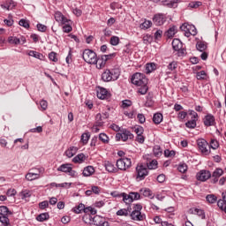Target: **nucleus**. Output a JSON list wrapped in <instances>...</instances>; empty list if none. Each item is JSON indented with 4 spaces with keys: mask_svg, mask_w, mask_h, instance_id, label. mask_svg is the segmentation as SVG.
<instances>
[{
    "mask_svg": "<svg viewBox=\"0 0 226 226\" xmlns=\"http://www.w3.org/2000/svg\"><path fill=\"white\" fill-rule=\"evenodd\" d=\"M121 134H122V140L124 142H126L128 139H133V134H132V132L126 129H124L123 131H121Z\"/></svg>",
    "mask_w": 226,
    "mask_h": 226,
    "instance_id": "f3484780",
    "label": "nucleus"
},
{
    "mask_svg": "<svg viewBox=\"0 0 226 226\" xmlns=\"http://www.w3.org/2000/svg\"><path fill=\"white\" fill-rule=\"evenodd\" d=\"M131 80L134 86H146V84H147V78L140 72L134 73Z\"/></svg>",
    "mask_w": 226,
    "mask_h": 226,
    "instance_id": "7ed1b4c3",
    "label": "nucleus"
},
{
    "mask_svg": "<svg viewBox=\"0 0 226 226\" xmlns=\"http://www.w3.org/2000/svg\"><path fill=\"white\" fill-rule=\"evenodd\" d=\"M79 151V148L76 147H71L65 151V156L67 158H73L75 154H77V152Z\"/></svg>",
    "mask_w": 226,
    "mask_h": 226,
    "instance_id": "2eb2a0df",
    "label": "nucleus"
},
{
    "mask_svg": "<svg viewBox=\"0 0 226 226\" xmlns=\"http://www.w3.org/2000/svg\"><path fill=\"white\" fill-rule=\"evenodd\" d=\"M0 222L2 223V226H11V223H10V219L8 218V215H1Z\"/></svg>",
    "mask_w": 226,
    "mask_h": 226,
    "instance_id": "c756f323",
    "label": "nucleus"
},
{
    "mask_svg": "<svg viewBox=\"0 0 226 226\" xmlns=\"http://www.w3.org/2000/svg\"><path fill=\"white\" fill-rule=\"evenodd\" d=\"M191 215H197L200 216L201 220H204L206 218V214L204 213V210L199 209V208H191L190 210Z\"/></svg>",
    "mask_w": 226,
    "mask_h": 226,
    "instance_id": "ddd939ff",
    "label": "nucleus"
},
{
    "mask_svg": "<svg viewBox=\"0 0 226 226\" xmlns=\"http://www.w3.org/2000/svg\"><path fill=\"white\" fill-rule=\"evenodd\" d=\"M141 195L143 197H149V199H154V195H153V192L150 191L149 188H142L139 190Z\"/></svg>",
    "mask_w": 226,
    "mask_h": 226,
    "instance_id": "412c9836",
    "label": "nucleus"
},
{
    "mask_svg": "<svg viewBox=\"0 0 226 226\" xmlns=\"http://www.w3.org/2000/svg\"><path fill=\"white\" fill-rule=\"evenodd\" d=\"M28 56L35 57V59H40L41 61L43 60V55L34 50H30Z\"/></svg>",
    "mask_w": 226,
    "mask_h": 226,
    "instance_id": "7c9ffc66",
    "label": "nucleus"
},
{
    "mask_svg": "<svg viewBox=\"0 0 226 226\" xmlns=\"http://www.w3.org/2000/svg\"><path fill=\"white\" fill-rule=\"evenodd\" d=\"M197 144H198L199 149L203 154H209V150L207 149V147H209V143H207L206 139H199L197 140Z\"/></svg>",
    "mask_w": 226,
    "mask_h": 226,
    "instance_id": "6e6552de",
    "label": "nucleus"
},
{
    "mask_svg": "<svg viewBox=\"0 0 226 226\" xmlns=\"http://www.w3.org/2000/svg\"><path fill=\"white\" fill-rule=\"evenodd\" d=\"M219 147H220V143H218V140H216V139L211 140L210 147H212V149H218Z\"/></svg>",
    "mask_w": 226,
    "mask_h": 226,
    "instance_id": "6e6d98bb",
    "label": "nucleus"
},
{
    "mask_svg": "<svg viewBox=\"0 0 226 226\" xmlns=\"http://www.w3.org/2000/svg\"><path fill=\"white\" fill-rule=\"evenodd\" d=\"M156 70V65L154 64H147L146 65V73H151Z\"/></svg>",
    "mask_w": 226,
    "mask_h": 226,
    "instance_id": "a19ab883",
    "label": "nucleus"
},
{
    "mask_svg": "<svg viewBox=\"0 0 226 226\" xmlns=\"http://www.w3.org/2000/svg\"><path fill=\"white\" fill-rule=\"evenodd\" d=\"M107 96H109V91H107V89L103 87H99L97 89V98H99L100 100H105Z\"/></svg>",
    "mask_w": 226,
    "mask_h": 226,
    "instance_id": "f8f14e48",
    "label": "nucleus"
},
{
    "mask_svg": "<svg viewBox=\"0 0 226 226\" xmlns=\"http://www.w3.org/2000/svg\"><path fill=\"white\" fill-rule=\"evenodd\" d=\"M154 154L157 157L162 154V147L160 146L156 145L154 147Z\"/></svg>",
    "mask_w": 226,
    "mask_h": 226,
    "instance_id": "8fccbe9b",
    "label": "nucleus"
},
{
    "mask_svg": "<svg viewBox=\"0 0 226 226\" xmlns=\"http://www.w3.org/2000/svg\"><path fill=\"white\" fill-rule=\"evenodd\" d=\"M188 6L189 8L197 9L200 6H202V2H199V1L191 2Z\"/></svg>",
    "mask_w": 226,
    "mask_h": 226,
    "instance_id": "a18cd8bd",
    "label": "nucleus"
},
{
    "mask_svg": "<svg viewBox=\"0 0 226 226\" xmlns=\"http://www.w3.org/2000/svg\"><path fill=\"white\" fill-rule=\"evenodd\" d=\"M190 116H192L191 120L192 121H198L199 119V114L193 110L189 111Z\"/></svg>",
    "mask_w": 226,
    "mask_h": 226,
    "instance_id": "680f3d73",
    "label": "nucleus"
},
{
    "mask_svg": "<svg viewBox=\"0 0 226 226\" xmlns=\"http://www.w3.org/2000/svg\"><path fill=\"white\" fill-rule=\"evenodd\" d=\"M104 167H105L106 170H108V172H116V170H117V169L116 168L114 163H112L109 161L104 162Z\"/></svg>",
    "mask_w": 226,
    "mask_h": 226,
    "instance_id": "5701e85b",
    "label": "nucleus"
},
{
    "mask_svg": "<svg viewBox=\"0 0 226 226\" xmlns=\"http://www.w3.org/2000/svg\"><path fill=\"white\" fill-rule=\"evenodd\" d=\"M72 26L68 25V23H66L64 26H63V31L64 33H72Z\"/></svg>",
    "mask_w": 226,
    "mask_h": 226,
    "instance_id": "774afa93",
    "label": "nucleus"
},
{
    "mask_svg": "<svg viewBox=\"0 0 226 226\" xmlns=\"http://www.w3.org/2000/svg\"><path fill=\"white\" fill-rule=\"evenodd\" d=\"M99 140H101L104 144H107V142H109V136H107V134L105 133H101L99 135Z\"/></svg>",
    "mask_w": 226,
    "mask_h": 226,
    "instance_id": "3c124183",
    "label": "nucleus"
},
{
    "mask_svg": "<svg viewBox=\"0 0 226 226\" xmlns=\"http://www.w3.org/2000/svg\"><path fill=\"white\" fill-rule=\"evenodd\" d=\"M223 176V170L217 168L212 174V177H215V183L218 181L219 177H222Z\"/></svg>",
    "mask_w": 226,
    "mask_h": 226,
    "instance_id": "b1692460",
    "label": "nucleus"
},
{
    "mask_svg": "<svg viewBox=\"0 0 226 226\" xmlns=\"http://www.w3.org/2000/svg\"><path fill=\"white\" fill-rule=\"evenodd\" d=\"M153 26V22L151 20H145L143 23L140 24L141 29H149Z\"/></svg>",
    "mask_w": 226,
    "mask_h": 226,
    "instance_id": "37998d69",
    "label": "nucleus"
},
{
    "mask_svg": "<svg viewBox=\"0 0 226 226\" xmlns=\"http://www.w3.org/2000/svg\"><path fill=\"white\" fill-rule=\"evenodd\" d=\"M19 26H21L22 27H25V29H29V21L26 19H20Z\"/></svg>",
    "mask_w": 226,
    "mask_h": 226,
    "instance_id": "bf43d9fd",
    "label": "nucleus"
},
{
    "mask_svg": "<svg viewBox=\"0 0 226 226\" xmlns=\"http://www.w3.org/2000/svg\"><path fill=\"white\" fill-rule=\"evenodd\" d=\"M197 50H200V52H204L206 49H207V45H206L204 42L200 41L196 44Z\"/></svg>",
    "mask_w": 226,
    "mask_h": 226,
    "instance_id": "ea45409f",
    "label": "nucleus"
},
{
    "mask_svg": "<svg viewBox=\"0 0 226 226\" xmlns=\"http://www.w3.org/2000/svg\"><path fill=\"white\" fill-rule=\"evenodd\" d=\"M147 166L149 170H154V169H158V162L152 160L149 163L147 162Z\"/></svg>",
    "mask_w": 226,
    "mask_h": 226,
    "instance_id": "473e14b6",
    "label": "nucleus"
},
{
    "mask_svg": "<svg viewBox=\"0 0 226 226\" xmlns=\"http://www.w3.org/2000/svg\"><path fill=\"white\" fill-rule=\"evenodd\" d=\"M206 199H207V201L209 202V204H215V202H216L217 200V198L216 196H215V194H208L207 195Z\"/></svg>",
    "mask_w": 226,
    "mask_h": 226,
    "instance_id": "c03bdc74",
    "label": "nucleus"
},
{
    "mask_svg": "<svg viewBox=\"0 0 226 226\" xmlns=\"http://www.w3.org/2000/svg\"><path fill=\"white\" fill-rule=\"evenodd\" d=\"M91 190H92V193H94L95 195H100V192H102V188L96 185H93L91 187Z\"/></svg>",
    "mask_w": 226,
    "mask_h": 226,
    "instance_id": "e2e57ef3",
    "label": "nucleus"
},
{
    "mask_svg": "<svg viewBox=\"0 0 226 226\" xmlns=\"http://www.w3.org/2000/svg\"><path fill=\"white\" fill-rule=\"evenodd\" d=\"M177 33V29L176 26H171L169 28V30L166 32V36L168 38H172L174 36V34H176Z\"/></svg>",
    "mask_w": 226,
    "mask_h": 226,
    "instance_id": "e433bc0d",
    "label": "nucleus"
},
{
    "mask_svg": "<svg viewBox=\"0 0 226 226\" xmlns=\"http://www.w3.org/2000/svg\"><path fill=\"white\" fill-rule=\"evenodd\" d=\"M136 179L137 181H143V179H146V177L149 174L147 171V168L144 166V164H139L136 167Z\"/></svg>",
    "mask_w": 226,
    "mask_h": 226,
    "instance_id": "423d86ee",
    "label": "nucleus"
},
{
    "mask_svg": "<svg viewBox=\"0 0 226 226\" xmlns=\"http://www.w3.org/2000/svg\"><path fill=\"white\" fill-rule=\"evenodd\" d=\"M89 134L88 133H83L81 135V142L83 144H87L88 140H89Z\"/></svg>",
    "mask_w": 226,
    "mask_h": 226,
    "instance_id": "0e129e2a",
    "label": "nucleus"
},
{
    "mask_svg": "<svg viewBox=\"0 0 226 226\" xmlns=\"http://www.w3.org/2000/svg\"><path fill=\"white\" fill-rule=\"evenodd\" d=\"M206 77H207V74L205 71H200L196 73V79L198 80H206Z\"/></svg>",
    "mask_w": 226,
    "mask_h": 226,
    "instance_id": "4c0bfd02",
    "label": "nucleus"
},
{
    "mask_svg": "<svg viewBox=\"0 0 226 226\" xmlns=\"http://www.w3.org/2000/svg\"><path fill=\"white\" fill-rule=\"evenodd\" d=\"M19 197L23 200H29V198L31 197V191L29 190H24L19 193Z\"/></svg>",
    "mask_w": 226,
    "mask_h": 226,
    "instance_id": "c85d7f7f",
    "label": "nucleus"
},
{
    "mask_svg": "<svg viewBox=\"0 0 226 226\" xmlns=\"http://www.w3.org/2000/svg\"><path fill=\"white\" fill-rule=\"evenodd\" d=\"M82 56L84 61L88 64H96L98 63L96 53L91 49H85Z\"/></svg>",
    "mask_w": 226,
    "mask_h": 226,
    "instance_id": "f03ea898",
    "label": "nucleus"
},
{
    "mask_svg": "<svg viewBox=\"0 0 226 226\" xmlns=\"http://www.w3.org/2000/svg\"><path fill=\"white\" fill-rule=\"evenodd\" d=\"M119 79V71L116 69L105 70L102 74V80L103 82H112V80H117Z\"/></svg>",
    "mask_w": 226,
    "mask_h": 226,
    "instance_id": "f257e3e1",
    "label": "nucleus"
},
{
    "mask_svg": "<svg viewBox=\"0 0 226 226\" xmlns=\"http://www.w3.org/2000/svg\"><path fill=\"white\" fill-rule=\"evenodd\" d=\"M215 117L213 115H207L205 117L204 124L205 126H215Z\"/></svg>",
    "mask_w": 226,
    "mask_h": 226,
    "instance_id": "dca6fc26",
    "label": "nucleus"
},
{
    "mask_svg": "<svg viewBox=\"0 0 226 226\" xmlns=\"http://www.w3.org/2000/svg\"><path fill=\"white\" fill-rule=\"evenodd\" d=\"M117 216H128V210L126 208L120 209L117 212Z\"/></svg>",
    "mask_w": 226,
    "mask_h": 226,
    "instance_id": "5fc2aeb1",
    "label": "nucleus"
},
{
    "mask_svg": "<svg viewBox=\"0 0 226 226\" xmlns=\"http://www.w3.org/2000/svg\"><path fill=\"white\" fill-rule=\"evenodd\" d=\"M72 169V164L70 163H65V164H62L57 168V171L58 172H64L65 174H68V172H70Z\"/></svg>",
    "mask_w": 226,
    "mask_h": 226,
    "instance_id": "a211bd4d",
    "label": "nucleus"
},
{
    "mask_svg": "<svg viewBox=\"0 0 226 226\" xmlns=\"http://www.w3.org/2000/svg\"><path fill=\"white\" fill-rule=\"evenodd\" d=\"M177 170L182 173L185 174V172H186V170H188V166L186 165V163H180L177 167Z\"/></svg>",
    "mask_w": 226,
    "mask_h": 226,
    "instance_id": "49530a36",
    "label": "nucleus"
},
{
    "mask_svg": "<svg viewBox=\"0 0 226 226\" xmlns=\"http://www.w3.org/2000/svg\"><path fill=\"white\" fill-rule=\"evenodd\" d=\"M72 162L73 163H82L86 162V155L84 154H79L72 159Z\"/></svg>",
    "mask_w": 226,
    "mask_h": 226,
    "instance_id": "393cba45",
    "label": "nucleus"
},
{
    "mask_svg": "<svg viewBox=\"0 0 226 226\" xmlns=\"http://www.w3.org/2000/svg\"><path fill=\"white\" fill-rule=\"evenodd\" d=\"M49 57L50 61H53L54 63H57V54L56 52H50L49 54Z\"/></svg>",
    "mask_w": 226,
    "mask_h": 226,
    "instance_id": "052dcab7",
    "label": "nucleus"
},
{
    "mask_svg": "<svg viewBox=\"0 0 226 226\" xmlns=\"http://www.w3.org/2000/svg\"><path fill=\"white\" fill-rule=\"evenodd\" d=\"M164 155L166 158H173V156H176V152L174 150H165L164 151Z\"/></svg>",
    "mask_w": 226,
    "mask_h": 226,
    "instance_id": "09e8293b",
    "label": "nucleus"
},
{
    "mask_svg": "<svg viewBox=\"0 0 226 226\" xmlns=\"http://www.w3.org/2000/svg\"><path fill=\"white\" fill-rule=\"evenodd\" d=\"M7 4V10H11L15 6V2L13 0H8L6 2Z\"/></svg>",
    "mask_w": 226,
    "mask_h": 226,
    "instance_id": "338daca9",
    "label": "nucleus"
},
{
    "mask_svg": "<svg viewBox=\"0 0 226 226\" xmlns=\"http://www.w3.org/2000/svg\"><path fill=\"white\" fill-rule=\"evenodd\" d=\"M49 218H50L49 213H42L36 217V220L37 222H45L46 220H49Z\"/></svg>",
    "mask_w": 226,
    "mask_h": 226,
    "instance_id": "2f4dec72",
    "label": "nucleus"
},
{
    "mask_svg": "<svg viewBox=\"0 0 226 226\" xmlns=\"http://www.w3.org/2000/svg\"><path fill=\"white\" fill-rule=\"evenodd\" d=\"M107 56H102L101 58L97 59L96 62V68L98 70H102V68H105V64H107Z\"/></svg>",
    "mask_w": 226,
    "mask_h": 226,
    "instance_id": "6ab92c4d",
    "label": "nucleus"
},
{
    "mask_svg": "<svg viewBox=\"0 0 226 226\" xmlns=\"http://www.w3.org/2000/svg\"><path fill=\"white\" fill-rule=\"evenodd\" d=\"M128 107H132V101H130V100H124L122 102V109H128Z\"/></svg>",
    "mask_w": 226,
    "mask_h": 226,
    "instance_id": "4d7b16f0",
    "label": "nucleus"
},
{
    "mask_svg": "<svg viewBox=\"0 0 226 226\" xmlns=\"http://www.w3.org/2000/svg\"><path fill=\"white\" fill-rule=\"evenodd\" d=\"M131 194V199L133 202V200H140V193L139 192H130Z\"/></svg>",
    "mask_w": 226,
    "mask_h": 226,
    "instance_id": "13d9d810",
    "label": "nucleus"
},
{
    "mask_svg": "<svg viewBox=\"0 0 226 226\" xmlns=\"http://www.w3.org/2000/svg\"><path fill=\"white\" fill-rule=\"evenodd\" d=\"M0 215L1 216H10L12 215L11 211L8 209V207L6 206H1L0 207Z\"/></svg>",
    "mask_w": 226,
    "mask_h": 226,
    "instance_id": "a878e982",
    "label": "nucleus"
},
{
    "mask_svg": "<svg viewBox=\"0 0 226 226\" xmlns=\"http://www.w3.org/2000/svg\"><path fill=\"white\" fill-rule=\"evenodd\" d=\"M139 88L138 89V93H139V94H147V91L149 90L147 84L139 85Z\"/></svg>",
    "mask_w": 226,
    "mask_h": 226,
    "instance_id": "f704fd0d",
    "label": "nucleus"
},
{
    "mask_svg": "<svg viewBox=\"0 0 226 226\" xmlns=\"http://www.w3.org/2000/svg\"><path fill=\"white\" fill-rule=\"evenodd\" d=\"M122 195V198H123V201L125 203V204H132V196L131 194H126L124 192L121 193Z\"/></svg>",
    "mask_w": 226,
    "mask_h": 226,
    "instance_id": "72a5a7b5",
    "label": "nucleus"
},
{
    "mask_svg": "<svg viewBox=\"0 0 226 226\" xmlns=\"http://www.w3.org/2000/svg\"><path fill=\"white\" fill-rule=\"evenodd\" d=\"M41 110H47V109L49 108V102H47V101L45 100H41L40 102Z\"/></svg>",
    "mask_w": 226,
    "mask_h": 226,
    "instance_id": "69168bd1",
    "label": "nucleus"
},
{
    "mask_svg": "<svg viewBox=\"0 0 226 226\" xmlns=\"http://www.w3.org/2000/svg\"><path fill=\"white\" fill-rule=\"evenodd\" d=\"M86 209H87V207H86L85 204L80 203L77 207L74 208V212L77 213V215L82 213V211H84V213H86Z\"/></svg>",
    "mask_w": 226,
    "mask_h": 226,
    "instance_id": "c9c22d12",
    "label": "nucleus"
},
{
    "mask_svg": "<svg viewBox=\"0 0 226 226\" xmlns=\"http://www.w3.org/2000/svg\"><path fill=\"white\" fill-rule=\"evenodd\" d=\"M131 216L132 220H136V222H141L142 220H144V218H146V216L139 211H132Z\"/></svg>",
    "mask_w": 226,
    "mask_h": 226,
    "instance_id": "4468645a",
    "label": "nucleus"
},
{
    "mask_svg": "<svg viewBox=\"0 0 226 226\" xmlns=\"http://www.w3.org/2000/svg\"><path fill=\"white\" fill-rule=\"evenodd\" d=\"M153 22L155 26H163L167 22V16L162 13L155 14L153 18Z\"/></svg>",
    "mask_w": 226,
    "mask_h": 226,
    "instance_id": "9d476101",
    "label": "nucleus"
},
{
    "mask_svg": "<svg viewBox=\"0 0 226 226\" xmlns=\"http://www.w3.org/2000/svg\"><path fill=\"white\" fill-rule=\"evenodd\" d=\"M9 43L11 45H19L20 43V39L15 37V36H11L8 38Z\"/></svg>",
    "mask_w": 226,
    "mask_h": 226,
    "instance_id": "58836bf2",
    "label": "nucleus"
},
{
    "mask_svg": "<svg viewBox=\"0 0 226 226\" xmlns=\"http://www.w3.org/2000/svg\"><path fill=\"white\" fill-rule=\"evenodd\" d=\"M103 117L102 114L98 113L95 117V120H96V126H103Z\"/></svg>",
    "mask_w": 226,
    "mask_h": 226,
    "instance_id": "79ce46f5",
    "label": "nucleus"
},
{
    "mask_svg": "<svg viewBox=\"0 0 226 226\" xmlns=\"http://www.w3.org/2000/svg\"><path fill=\"white\" fill-rule=\"evenodd\" d=\"M185 126L187 128L193 129L197 126V121L196 120H189L187 123H185Z\"/></svg>",
    "mask_w": 226,
    "mask_h": 226,
    "instance_id": "de8ad7c7",
    "label": "nucleus"
},
{
    "mask_svg": "<svg viewBox=\"0 0 226 226\" xmlns=\"http://www.w3.org/2000/svg\"><path fill=\"white\" fill-rule=\"evenodd\" d=\"M87 220L88 219L94 225L96 226H110L109 222L105 221V219L100 215L91 216V215H86Z\"/></svg>",
    "mask_w": 226,
    "mask_h": 226,
    "instance_id": "39448f33",
    "label": "nucleus"
},
{
    "mask_svg": "<svg viewBox=\"0 0 226 226\" xmlns=\"http://www.w3.org/2000/svg\"><path fill=\"white\" fill-rule=\"evenodd\" d=\"M55 19L56 22H60V24H68V22H70V20L66 19V17H64V15H63V13L60 11H56L55 13Z\"/></svg>",
    "mask_w": 226,
    "mask_h": 226,
    "instance_id": "9b49d317",
    "label": "nucleus"
},
{
    "mask_svg": "<svg viewBox=\"0 0 226 226\" xmlns=\"http://www.w3.org/2000/svg\"><path fill=\"white\" fill-rule=\"evenodd\" d=\"M172 48L176 51L181 50V49H183V42H181V40L174 39L172 41Z\"/></svg>",
    "mask_w": 226,
    "mask_h": 226,
    "instance_id": "aec40b11",
    "label": "nucleus"
},
{
    "mask_svg": "<svg viewBox=\"0 0 226 226\" xmlns=\"http://www.w3.org/2000/svg\"><path fill=\"white\" fill-rule=\"evenodd\" d=\"M25 177L26 181H34L35 179H40V174L29 172L26 175Z\"/></svg>",
    "mask_w": 226,
    "mask_h": 226,
    "instance_id": "bb28decb",
    "label": "nucleus"
},
{
    "mask_svg": "<svg viewBox=\"0 0 226 226\" xmlns=\"http://www.w3.org/2000/svg\"><path fill=\"white\" fill-rule=\"evenodd\" d=\"M181 31H184L185 36L190 38V36H197V28L193 25L185 23L180 26Z\"/></svg>",
    "mask_w": 226,
    "mask_h": 226,
    "instance_id": "20e7f679",
    "label": "nucleus"
},
{
    "mask_svg": "<svg viewBox=\"0 0 226 226\" xmlns=\"http://www.w3.org/2000/svg\"><path fill=\"white\" fill-rule=\"evenodd\" d=\"M154 124H160L163 121V115L162 113H155L153 117Z\"/></svg>",
    "mask_w": 226,
    "mask_h": 226,
    "instance_id": "cd10ccee",
    "label": "nucleus"
},
{
    "mask_svg": "<svg viewBox=\"0 0 226 226\" xmlns=\"http://www.w3.org/2000/svg\"><path fill=\"white\" fill-rule=\"evenodd\" d=\"M94 174V168L93 166H87L83 170V176L85 177H89V176H93Z\"/></svg>",
    "mask_w": 226,
    "mask_h": 226,
    "instance_id": "4be33fe9",
    "label": "nucleus"
},
{
    "mask_svg": "<svg viewBox=\"0 0 226 226\" xmlns=\"http://www.w3.org/2000/svg\"><path fill=\"white\" fill-rule=\"evenodd\" d=\"M110 44L116 47L117 45H119V37L117 36H112L110 38Z\"/></svg>",
    "mask_w": 226,
    "mask_h": 226,
    "instance_id": "864d4df0",
    "label": "nucleus"
},
{
    "mask_svg": "<svg viewBox=\"0 0 226 226\" xmlns=\"http://www.w3.org/2000/svg\"><path fill=\"white\" fill-rule=\"evenodd\" d=\"M176 68H177V62L176 61H173L168 64V70H170V72H174Z\"/></svg>",
    "mask_w": 226,
    "mask_h": 226,
    "instance_id": "603ef678",
    "label": "nucleus"
},
{
    "mask_svg": "<svg viewBox=\"0 0 226 226\" xmlns=\"http://www.w3.org/2000/svg\"><path fill=\"white\" fill-rule=\"evenodd\" d=\"M211 177V172L209 170H202L196 175V179L204 183Z\"/></svg>",
    "mask_w": 226,
    "mask_h": 226,
    "instance_id": "1a4fd4ad",
    "label": "nucleus"
},
{
    "mask_svg": "<svg viewBox=\"0 0 226 226\" xmlns=\"http://www.w3.org/2000/svg\"><path fill=\"white\" fill-rule=\"evenodd\" d=\"M117 167L119 170H127L132 167V159L130 158H121L117 161Z\"/></svg>",
    "mask_w": 226,
    "mask_h": 226,
    "instance_id": "0eeeda50",
    "label": "nucleus"
}]
</instances>
